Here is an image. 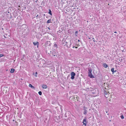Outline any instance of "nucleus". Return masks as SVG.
<instances>
[{"label":"nucleus","instance_id":"aec40b11","mask_svg":"<svg viewBox=\"0 0 126 126\" xmlns=\"http://www.w3.org/2000/svg\"><path fill=\"white\" fill-rule=\"evenodd\" d=\"M78 33V32L77 31H76L75 32V34H77Z\"/></svg>","mask_w":126,"mask_h":126},{"label":"nucleus","instance_id":"9b49d317","mask_svg":"<svg viewBox=\"0 0 126 126\" xmlns=\"http://www.w3.org/2000/svg\"><path fill=\"white\" fill-rule=\"evenodd\" d=\"M29 86L31 87L33 89H35V87L33 86H32L31 84H30L29 85Z\"/></svg>","mask_w":126,"mask_h":126},{"label":"nucleus","instance_id":"5701e85b","mask_svg":"<svg viewBox=\"0 0 126 126\" xmlns=\"http://www.w3.org/2000/svg\"><path fill=\"white\" fill-rule=\"evenodd\" d=\"M36 17L37 18H38V15H37Z\"/></svg>","mask_w":126,"mask_h":126},{"label":"nucleus","instance_id":"dca6fc26","mask_svg":"<svg viewBox=\"0 0 126 126\" xmlns=\"http://www.w3.org/2000/svg\"><path fill=\"white\" fill-rule=\"evenodd\" d=\"M37 72H36L35 73V74L34 75H35V76L36 77H37Z\"/></svg>","mask_w":126,"mask_h":126},{"label":"nucleus","instance_id":"f257e3e1","mask_svg":"<svg viewBox=\"0 0 126 126\" xmlns=\"http://www.w3.org/2000/svg\"><path fill=\"white\" fill-rule=\"evenodd\" d=\"M88 76L90 77L91 78H94V76L92 74L91 72L92 71V69H89L88 70Z\"/></svg>","mask_w":126,"mask_h":126},{"label":"nucleus","instance_id":"f8f14e48","mask_svg":"<svg viewBox=\"0 0 126 126\" xmlns=\"http://www.w3.org/2000/svg\"><path fill=\"white\" fill-rule=\"evenodd\" d=\"M87 111L85 109L84 112H83V114H86L87 113Z\"/></svg>","mask_w":126,"mask_h":126},{"label":"nucleus","instance_id":"f03ea898","mask_svg":"<svg viewBox=\"0 0 126 126\" xmlns=\"http://www.w3.org/2000/svg\"><path fill=\"white\" fill-rule=\"evenodd\" d=\"M107 91H107L105 90L104 91V93L105 95V97L107 98L108 97V95H107V94H108V95L110 94H108V93H109V92H108Z\"/></svg>","mask_w":126,"mask_h":126},{"label":"nucleus","instance_id":"4be33fe9","mask_svg":"<svg viewBox=\"0 0 126 126\" xmlns=\"http://www.w3.org/2000/svg\"><path fill=\"white\" fill-rule=\"evenodd\" d=\"M54 46H55V47H57V45L56 44H54Z\"/></svg>","mask_w":126,"mask_h":126},{"label":"nucleus","instance_id":"cd10ccee","mask_svg":"<svg viewBox=\"0 0 126 126\" xmlns=\"http://www.w3.org/2000/svg\"><path fill=\"white\" fill-rule=\"evenodd\" d=\"M106 112L107 113L108 112V111H106Z\"/></svg>","mask_w":126,"mask_h":126},{"label":"nucleus","instance_id":"4468645a","mask_svg":"<svg viewBox=\"0 0 126 126\" xmlns=\"http://www.w3.org/2000/svg\"><path fill=\"white\" fill-rule=\"evenodd\" d=\"M51 19H49L48 20H47V23H50L51 22Z\"/></svg>","mask_w":126,"mask_h":126},{"label":"nucleus","instance_id":"393cba45","mask_svg":"<svg viewBox=\"0 0 126 126\" xmlns=\"http://www.w3.org/2000/svg\"><path fill=\"white\" fill-rule=\"evenodd\" d=\"M75 47V46H73V48H74Z\"/></svg>","mask_w":126,"mask_h":126},{"label":"nucleus","instance_id":"6e6552de","mask_svg":"<svg viewBox=\"0 0 126 126\" xmlns=\"http://www.w3.org/2000/svg\"><path fill=\"white\" fill-rule=\"evenodd\" d=\"M71 76H74L76 74L74 72H72L71 73Z\"/></svg>","mask_w":126,"mask_h":126},{"label":"nucleus","instance_id":"a878e982","mask_svg":"<svg viewBox=\"0 0 126 126\" xmlns=\"http://www.w3.org/2000/svg\"><path fill=\"white\" fill-rule=\"evenodd\" d=\"M78 41L79 42V40H78Z\"/></svg>","mask_w":126,"mask_h":126},{"label":"nucleus","instance_id":"423d86ee","mask_svg":"<svg viewBox=\"0 0 126 126\" xmlns=\"http://www.w3.org/2000/svg\"><path fill=\"white\" fill-rule=\"evenodd\" d=\"M42 87L43 88L46 89L47 88V86L46 85L43 84L42 85Z\"/></svg>","mask_w":126,"mask_h":126},{"label":"nucleus","instance_id":"412c9836","mask_svg":"<svg viewBox=\"0 0 126 126\" xmlns=\"http://www.w3.org/2000/svg\"><path fill=\"white\" fill-rule=\"evenodd\" d=\"M49 43H50V41H47L46 42V43H47V44H48Z\"/></svg>","mask_w":126,"mask_h":126},{"label":"nucleus","instance_id":"ddd939ff","mask_svg":"<svg viewBox=\"0 0 126 126\" xmlns=\"http://www.w3.org/2000/svg\"><path fill=\"white\" fill-rule=\"evenodd\" d=\"M49 12L48 13L50 14V15H52V12L51 10L50 9H49Z\"/></svg>","mask_w":126,"mask_h":126},{"label":"nucleus","instance_id":"7ed1b4c3","mask_svg":"<svg viewBox=\"0 0 126 126\" xmlns=\"http://www.w3.org/2000/svg\"><path fill=\"white\" fill-rule=\"evenodd\" d=\"M73 99H75V100H77L78 101L79 98L76 95H74L73 96Z\"/></svg>","mask_w":126,"mask_h":126},{"label":"nucleus","instance_id":"9d476101","mask_svg":"<svg viewBox=\"0 0 126 126\" xmlns=\"http://www.w3.org/2000/svg\"><path fill=\"white\" fill-rule=\"evenodd\" d=\"M15 69H11L10 71V72L11 73H13L15 71Z\"/></svg>","mask_w":126,"mask_h":126},{"label":"nucleus","instance_id":"20e7f679","mask_svg":"<svg viewBox=\"0 0 126 126\" xmlns=\"http://www.w3.org/2000/svg\"><path fill=\"white\" fill-rule=\"evenodd\" d=\"M86 120V118H85L83 120V124H84L85 125H86L87 124Z\"/></svg>","mask_w":126,"mask_h":126},{"label":"nucleus","instance_id":"2eb2a0df","mask_svg":"<svg viewBox=\"0 0 126 126\" xmlns=\"http://www.w3.org/2000/svg\"><path fill=\"white\" fill-rule=\"evenodd\" d=\"M38 94H39V95H41L42 94V92L41 91H39V92H38Z\"/></svg>","mask_w":126,"mask_h":126},{"label":"nucleus","instance_id":"473e14b6","mask_svg":"<svg viewBox=\"0 0 126 126\" xmlns=\"http://www.w3.org/2000/svg\"><path fill=\"white\" fill-rule=\"evenodd\" d=\"M110 100H110H111V99H110V100Z\"/></svg>","mask_w":126,"mask_h":126},{"label":"nucleus","instance_id":"6ab92c4d","mask_svg":"<svg viewBox=\"0 0 126 126\" xmlns=\"http://www.w3.org/2000/svg\"><path fill=\"white\" fill-rule=\"evenodd\" d=\"M3 56V54H0V57H2Z\"/></svg>","mask_w":126,"mask_h":126},{"label":"nucleus","instance_id":"2f4dec72","mask_svg":"<svg viewBox=\"0 0 126 126\" xmlns=\"http://www.w3.org/2000/svg\"><path fill=\"white\" fill-rule=\"evenodd\" d=\"M110 100H110H111V99H110V100Z\"/></svg>","mask_w":126,"mask_h":126},{"label":"nucleus","instance_id":"c85d7f7f","mask_svg":"<svg viewBox=\"0 0 126 126\" xmlns=\"http://www.w3.org/2000/svg\"><path fill=\"white\" fill-rule=\"evenodd\" d=\"M93 41H94V42H95V41L94 40H93Z\"/></svg>","mask_w":126,"mask_h":126},{"label":"nucleus","instance_id":"bb28decb","mask_svg":"<svg viewBox=\"0 0 126 126\" xmlns=\"http://www.w3.org/2000/svg\"><path fill=\"white\" fill-rule=\"evenodd\" d=\"M75 48H77V47H75Z\"/></svg>","mask_w":126,"mask_h":126},{"label":"nucleus","instance_id":"0eeeda50","mask_svg":"<svg viewBox=\"0 0 126 126\" xmlns=\"http://www.w3.org/2000/svg\"><path fill=\"white\" fill-rule=\"evenodd\" d=\"M103 66L105 68H106L108 67L107 65L105 63H104L103 64Z\"/></svg>","mask_w":126,"mask_h":126},{"label":"nucleus","instance_id":"f3484780","mask_svg":"<svg viewBox=\"0 0 126 126\" xmlns=\"http://www.w3.org/2000/svg\"><path fill=\"white\" fill-rule=\"evenodd\" d=\"M71 78L72 79H73L74 78V76H71Z\"/></svg>","mask_w":126,"mask_h":126},{"label":"nucleus","instance_id":"a211bd4d","mask_svg":"<svg viewBox=\"0 0 126 126\" xmlns=\"http://www.w3.org/2000/svg\"><path fill=\"white\" fill-rule=\"evenodd\" d=\"M121 118L122 119H124V117L123 116V115H122L121 116Z\"/></svg>","mask_w":126,"mask_h":126},{"label":"nucleus","instance_id":"b1692460","mask_svg":"<svg viewBox=\"0 0 126 126\" xmlns=\"http://www.w3.org/2000/svg\"><path fill=\"white\" fill-rule=\"evenodd\" d=\"M114 33H117V32H114Z\"/></svg>","mask_w":126,"mask_h":126},{"label":"nucleus","instance_id":"1a4fd4ad","mask_svg":"<svg viewBox=\"0 0 126 126\" xmlns=\"http://www.w3.org/2000/svg\"><path fill=\"white\" fill-rule=\"evenodd\" d=\"M114 68H111V71L112 72V73L113 74L114 73V72L116 71V70L114 71Z\"/></svg>","mask_w":126,"mask_h":126},{"label":"nucleus","instance_id":"39448f33","mask_svg":"<svg viewBox=\"0 0 126 126\" xmlns=\"http://www.w3.org/2000/svg\"><path fill=\"white\" fill-rule=\"evenodd\" d=\"M33 45L34 46H35L36 45H37V47H38V46L39 45V42H33Z\"/></svg>","mask_w":126,"mask_h":126},{"label":"nucleus","instance_id":"c756f323","mask_svg":"<svg viewBox=\"0 0 126 126\" xmlns=\"http://www.w3.org/2000/svg\"><path fill=\"white\" fill-rule=\"evenodd\" d=\"M45 14H44V16H45Z\"/></svg>","mask_w":126,"mask_h":126},{"label":"nucleus","instance_id":"7c9ffc66","mask_svg":"<svg viewBox=\"0 0 126 126\" xmlns=\"http://www.w3.org/2000/svg\"><path fill=\"white\" fill-rule=\"evenodd\" d=\"M93 39H94V38H93Z\"/></svg>","mask_w":126,"mask_h":126}]
</instances>
